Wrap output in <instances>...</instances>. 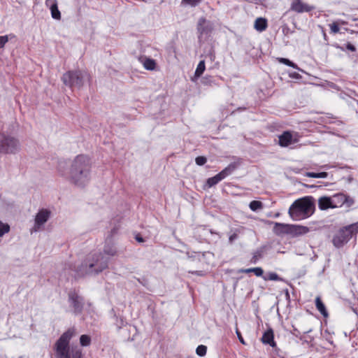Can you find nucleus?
I'll return each instance as SVG.
<instances>
[{
    "label": "nucleus",
    "mask_w": 358,
    "mask_h": 358,
    "mask_svg": "<svg viewBox=\"0 0 358 358\" xmlns=\"http://www.w3.org/2000/svg\"><path fill=\"white\" fill-rule=\"evenodd\" d=\"M63 163L60 162L58 171L62 176L78 187H84L90 180L91 162L85 155H78L72 161L69 173L63 170Z\"/></svg>",
    "instance_id": "1"
},
{
    "label": "nucleus",
    "mask_w": 358,
    "mask_h": 358,
    "mask_svg": "<svg viewBox=\"0 0 358 358\" xmlns=\"http://www.w3.org/2000/svg\"><path fill=\"white\" fill-rule=\"evenodd\" d=\"M76 334V327H72L60 336L54 345L56 358H83L82 350L78 345L70 346L71 340Z\"/></svg>",
    "instance_id": "2"
},
{
    "label": "nucleus",
    "mask_w": 358,
    "mask_h": 358,
    "mask_svg": "<svg viewBox=\"0 0 358 358\" xmlns=\"http://www.w3.org/2000/svg\"><path fill=\"white\" fill-rule=\"evenodd\" d=\"M108 259L103 254H89L80 266L77 268L78 275H93L98 274L108 267Z\"/></svg>",
    "instance_id": "3"
},
{
    "label": "nucleus",
    "mask_w": 358,
    "mask_h": 358,
    "mask_svg": "<svg viewBox=\"0 0 358 358\" xmlns=\"http://www.w3.org/2000/svg\"><path fill=\"white\" fill-rule=\"evenodd\" d=\"M315 211L314 199L312 196H306L296 200L290 206L288 213L293 220L306 219Z\"/></svg>",
    "instance_id": "4"
},
{
    "label": "nucleus",
    "mask_w": 358,
    "mask_h": 358,
    "mask_svg": "<svg viewBox=\"0 0 358 358\" xmlns=\"http://www.w3.org/2000/svg\"><path fill=\"white\" fill-rule=\"evenodd\" d=\"M90 75L86 71L75 70L64 73L62 77L63 83L71 88L80 89L86 80L90 81Z\"/></svg>",
    "instance_id": "5"
},
{
    "label": "nucleus",
    "mask_w": 358,
    "mask_h": 358,
    "mask_svg": "<svg viewBox=\"0 0 358 358\" xmlns=\"http://www.w3.org/2000/svg\"><path fill=\"white\" fill-rule=\"evenodd\" d=\"M358 233V222L339 229L334 236L332 243L336 248H340Z\"/></svg>",
    "instance_id": "6"
},
{
    "label": "nucleus",
    "mask_w": 358,
    "mask_h": 358,
    "mask_svg": "<svg viewBox=\"0 0 358 358\" xmlns=\"http://www.w3.org/2000/svg\"><path fill=\"white\" fill-rule=\"evenodd\" d=\"M20 150V143L15 137L0 131V154L13 155Z\"/></svg>",
    "instance_id": "7"
},
{
    "label": "nucleus",
    "mask_w": 358,
    "mask_h": 358,
    "mask_svg": "<svg viewBox=\"0 0 358 358\" xmlns=\"http://www.w3.org/2000/svg\"><path fill=\"white\" fill-rule=\"evenodd\" d=\"M68 300L70 306L73 309L75 315L81 314L84 308V299L80 296L75 290L70 291L68 294Z\"/></svg>",
    "instance_id": "8"
},
{
    "label": "nucleus",
    "mask_w": 358,
    "mask_h": 358,
    "mask_svg": "<svg viewBox=\"0 0 358 358\" xmlns=\"http://www.w3.org/2000/svg\"><path fill=\"white\" fill-rule=\"evenodd\" d=\"M50 213L51 212L48 209L43 208L40 210L36 215L34 226L31 229V233L38 231L41 227L49 220Z\"/></svg>",
    "instance_id": "9"
},
{
    "label": "nucleus",
    "mask_w": 358,
    "mask_h": 358,
    "mask_svg": "<svg viewBox=\"0 0 358 358\" xmlns=\"http://www.w3.org/2000/svg\"><path fill=\"white\" fill-rule=\"evenodd\" d=\"M333 208L341 207L345 205L347 207H350L354 203V199L350 198L343 193L335 194L331 196Z\"/></svg>",
    "instance_id": "10"
},
{
    "label": "nucleus",
    "mask_w": 358,
    "mask_h": 358,
    "mask_svg": "<svg viewBox=\"0 0 358 358\" xmlns=\"http://www.w3.org/2000/svg\"><path fill=\"white\" fill-rule=\"evenodd\" d=\"M315 9V6L303 3L301 0H292L290 10L297 13H308Z\"/></svg>",
    "instance_id": "11"
},
{
    "label": "nucleus",
    "mask_w": 358,
    "mask_h": 358,
    "mask_svg": "<svg viewBox=\"0 0 358 358\" xmlns=\"http://www.w3.org/2000/svg\"><path fill=\"white\" fill-rule=\"evenodd\" d=\"M279 145L281 147H288L292 143L297 142V140L293 138L292 134L289 131H284L281 135L278 136Z\"/></svg>",
    "instance_id": "12"
},
{
    "label": "nucleus",
    "mask_w": 358,
    "mask_h": 358,
    "mask_svg": "<svg viewBox=\"0 0 358 358\" xmlns=\"http://www.w3.org/2000/svg\"><path fill=\"white\" fill-rule=\"evenodd\" d=\"M261 341L264 344L269 345L272 348L276 347V343L274 341V333L271 328H269L263 334Z\"/></svg>",
    "instance_id": "13"
},
{
    "label": "nucleus",
    "mask_w": 358,
    "mask_h": 358,
    "mask_svg": "<svg viewBox=\"0 0 358 358\" xmlns=\"http://www.w3.org/2000/svg\"><path fill=\"white\" fill-rule=\"evenodd\" d=\"M45 6L50 8V10L51 11V15L53 19H61V13L58 9L57 0H46Z\"/></svg>",
    "instance_id": "14"
},
{
    "label": "nucleus",
    "mask_w": 358,
    "mask_h": 358,
    "mask_svg": "<svg viewBox=\"0 0 358 358\" xmlns=\"http://www.w3.org/2000/svg\"><path fill=\"white\" fill-rule=\"evenodd\" d=\"M197 30L201 36L208 35L211 32L212 27L204 17H201L198 22Z\"/></svg>",
    "instance_id": "15"
},
{
    "label": "nucleus",
    "mask_w": 358,
    "mask_h": 358,
    "mask_svg": "<svg viewBox=\"0 0 358 358\" xmlns=\"http://www.w3.org/2000/svg\"><path fill=\"white\" fill-rule=\"evenodd\" d=\"M286 227L289 229L287 231L289 234L294 236L306 234L309 231L308 227L301 225L289 224V227Z\"/></svg>",
    "instance_id": "16"
},
{
    "label": "nucleus",
    "mask_w": 358,
    "mask_h": 358,
    "mask_svg": "<svg viewBox=\"0 0 358 358\" xmlns=\"http://www.w3.org/2000/svg\"><path fill=\"white\" fill-rule=\"evenodd\" d=\"M318 207L322 210H327L329 208H333V204L331 196H321L318 199Z\"/></svg>",
    "instance_id": "17"
},
{
    "label": "nucleus",
    "mask_w": 358,
    "mask_h": 358,
    "mask_svg": "<svg viewBox=\"0 0 358 358\" xmlns=\"http://www.w3.org/2000/svg\"><path fill=\"white\" fill-rule=\"evenodd\" d=\"M238 164L236 162H232L229 164L225 169L221 171L218 174L223 180L226 177L231 175L238 169Z\"/></svg>",
    "instance_id": "18"
},
{
    "label": "nucleus",
    "mask_w": 358,
    "mask_h": 358,
    "mask_svg": "<svg viewBox=\"0 0 358 358\" xmlns=\"http://www.w3.org/2000/svg\"><path fill=\"white\" fill-rule=\"evenodd\" d=\"M268 24L266 18L258 17L255 22L254 27L258 31H263L267 28Z\"/></svg>",
    "instance_id": "19"
},
{
    "label": "nucleus",
    "mask_w": 358,
    "mask_h": 358,
    "mask_svg": "<svg viewBox=\"0 0 358 358\" xmlns=\"http://www.w3.org/2000/svg\"><path fill=\"white\" fill-rule=\"evenodd\" d=\"M141 62L145 69L153 71L155 69L157 64L155 59L148 57L141 58Z\"/></svg>",
    "instance_id": "20"
},
{
    "label": "nucleus",
    "mask_w": 358,
    "mask_h": 358,
    "mask_svg": "<svg viewBox=\"0 0 358 358\" xmlns=\"http://www.w3.org/2000/svg\"><path fill=\"white\" fill-rule=\"evenodd\" d=\"M286 227H289V224L276 222L274 226V231L278 235L282 234H289V233L287 231L289 230Z\"/></svg>",
    "instance_id": "21"
},
{
    "label": "nucleus",
    "mask_w": 358,
    "mask_h": 358,
    "mask_svg": "<svg viewBox=\"0 0 358 358\" xmlns=\"http://www.w3.org/2000/svg\"><path fill=\"white\" fill-rule=\"evenodd\" d=\"M315 306L317 309V310L324 316L327 317L328 316V312L326 309V307L321 300L320 296H317L315 299Z\"/></svg>",
    "instance_id": "22"
},
{
    "label": "nucleus",
    "mask_w": 358,
    "mask_h": 358,
    "mask_svg": "<svg viewBox=\"0 0 358 358\" xmlns=\"http://www.w3.org/2000/svg\"><path fill=\"white\" fill-rule=\"evenodd\" d=\"M240 273H255L256 276L260 277L263 276L264 271L261 267H255V268H242L239 271Z\"/></svg>",
    "instance_id": "23"
},
{
    "label": "nucleus",
    "mask_w": 358,
    "mask_h": 358,
    "mask_svg": "<svg viewBox=\"0 0 358 358\" xmlns=\"http://www.w3.org/2000/svg\"><path fill=\"white\" fill-rule=\"evenodd\" d=\"M205 69H206L205 61L201 60L199 62V64L197 65V67L194 72V78H199L203 73Z\"/></svg>",
    "instance_id": "24"
},
{
    "label": "nucleus",
    "mask_w": 358,
    "mask_h": 358,
    "mask_svg": "<svg viewBox=\"0 0 358 358\" xmlns=\"http://www.w3.org/2000/svg\"><path fill=\"white\" fill-rule=\"evenodd\" d=\"M110 241H108L107 243H106L105 245L103 251L104 253L108 255L114 256L116 255L117 251L113 245H110Z\"/></svg>",
    "instance_id": "25"
},
{
    "label": "nucleus",
    "mask_w": 358,
    "mask_h": 358,
    "mask_svg": "<svg viewBox=\"0 0 358 358\" xmlns=\"http://www.w3.org/2000/svg\"><path fill=\"white\" fill-rule=\"evenodd\" d=\"M222 179L220 176V175L217 173L213 177L209 178L206 181V185L211 187L215 185H217L220 181H221Z\"/></svg>",
    "instance_id": "26"
},
{
    "label": "nucleus",
    "mask_w": 358,
    "mask_h": 358,
    "mask_svg": "<svg viewBox=\"0 0 358 358\" xmlns=\"http://www.w3.org/2000/svg\"><path fill=\"white\" fill-rule=\"evenodd\" d=\"M80 344L83 347H87L91 344V337L88 335L83 334L80 337Z\"/></svg>",
    "instance_id": "27"
},
{
    "label": "nucleus",
    "mask_w": 358,
    "mask_h": 358,
    "mask_svg": "<svg viewBox=\"0 0 358 358\" xmlns=\"http://www.w3.org/2000/svg\"><path fill=\"white\" fill-rule=\"evenodd\" d=\"M15 36L13 34L0 36V49L3 48L5 44L13 38H15Z\"/></svg>",
    "instance_id": "28"
},
{
    "label": "nucleus",
    "mask_w": 358,
    "mask_h": 358,
    "mask_svg": "<svg viewBox=\"0 0 358 358\" xmlns=\"http://www.w3.org/2000/svg\"><path fill=\"white\" fill-rule=\"evenodd\" d=\"M328 176V173L327 172H320V173H315V172H308L306 173V176L313 178H325Z\"/></svg>",
    "instance_id": "29"
},
{
    "label": "nucleus",
    "mask_w": 358,
    "mask_h": 358,
    "mask_svg": "<svg viewBox=\"0 0 358 358\" xmlns=\"http://www.w3.org/2000/svg\"><path fill=\"white\" fill-rule=\"evenodd\" d=\"M262 278L264 280H282L276 273L273 272L268 273L266 275H263Z\"/></svg>",
    "instance_id": "30"
},
{
    "label": "nucleus",
    "mask_w": 358,
    "mask_h": 358,
    "mask_svg": "<svg viewBox=\"0 0 358 358\" xmlns=\"http://www.w3.org/2000/svg\"><path fill=\"white\" fill-rule=\"evenodd\" d=\"M249 206L252 211H257L263 208V203L259 201H252L250 203Z\"/></svg>",
    "instance_id": "31"
},
{
    "label": "nucleus",
    "mask_w": 358,
    "mask_h": 358,
    "mask_svg": "<svg viewBox=\"0 0 358 358\" xmlns=\"http://www.w3.org/2000/svg\"><path fill=\"white\" fill-rule=\"evenodd\" d=\"M10 231V226L0 221V237L3 236L6 233Z\"/></svg>",
    "instance_id": "32"
},
{
    "label": "nucleus",
    "mask_w": 358,
    "mask_h": 358,
    "mask_svg": "<svg viewBox=\"0 0 358 358\" xmlns=\"http://www.w3.org/2000/svg\"><path fill=\"white\" fill-rule=\"evenodd\" d=\"M202 84L205 85H211L215 83V80L211 76H206L201 79Z\"/></svg>",
    "instance_id": "33"
},
{
    "label": "nucleus",
    "mask_w": 358,
    "mask_h": 358,
    "mask_svg": "<svg viewBox=\"0 0 358 358\" xmlns=\"http://www.w3.org/2000/svg\"><path fill=\"white\" fill-rule=\"evenodd\" d=\"M201 0H182L181 3L183 5L195 7L201 3Z\"/></svg>",
    "instance_id": "34"
},
{
    "label": "nucleus",
    "mask_w": 358,
    "mask_h": 358,
    "mask_svg": "<svg viewBox=\"0 0 358 358\" xmlns=\"http://www.w3.org/2000/svg\"><path fill=\"white\" fill-rule=\"evenodd\" d=\"M206 352H207V347L205 345H199L196 349V354L200 357H203V356L206 355Z\"/></svg>",
    "instance_id": "35"
},
{
    "label": "nucleus",
    "mask_w": 358,
    "mask_h": 358,
    "mask_svg": "<svg viewBox=\"0 0 358 358\" xmlns=\"http://www.w3.org/2000/svg\"><path fill=\"white\" fill-rule=\"evenodd\" d=\"M280 62L288 66H291L294 69H299L297 65L296 64H294L293 62L290 61L289 59H287V58H280Z\"/></svg>",
    "instance_id": "36"
},
{
    "label": "nucleus",
    "mask_w": 358,
    "mask_h": 358,
    "mask_svg": "<svg viewBox=\"0 0 358 358\" xmlns=\"http://www.w3.org/2000/svg\"><path fill=\"white\" fill-rule=\"evenodd\" d=\"M262 250H257L254 253L250 262L253 264H255L260 258H262Z\"/></svg>",
    "instance_id": "37"
},
{
    "label": "nucleus",
    "mask_w": 358,
    "mask_h": 358,
    "mask_svg": "<svg viewBox=\"0 0 358 358\" xmlns=\"http://www.w3.org/2000/svg\"><path fill=\"white\" fill-rule=\"evenodd\" d=\"M206 162L207 159L203 156H199L195 159V162L198 166H203L206 163Z\"/></svg>",
    "instance_id": "38"
},
{
    "label": "nucleus",
    "mask_w": 358,
    "mask_h": 358,
    "mask_svg": "<svg viewBox=\"0 0 358 358\" xmlns=\"http://www.w3.org/2000/svg\"><path fill=\"white\" fill-rule=\"evenodd\" d=\"M331 31L332 33L336 34L339 31L340 28L337 23L334 22L331 24H330Z\"/></svg>",
    "instance_id": "39"
},
{
    "label": "nucleus",
    "mask_w": 358,
    "mask_h": 358,
    "mask_svg": "<svg viewBox=\"0 0 358 358\" xmlns=\"http://www.w3.org/2000/svg\"><path fill=\"white\" fill-rule=\"evenodd\" d=\"M117 227H114L113 229H112L110 231V234L106 239V242L111 241L112 236L115 235L117 233Z\"/></svg>",
    "instance_id": "40"
},
{
    "label": "nucleus",
    "mask_w": 358,
    "mask_h": 358,
    "mask_svg": "<svg viewBox=\"0 0 358 358\" xmlns=\"http://www.w3.org/2000/svg\"><path fill=\"white\" fill-rule=\"evenodd\" d=\"M236 335H237V337H238V338L239 341H240L242 344L245 345L246 343H245V341H244L243 338L242 337V335H241V332L239 331V330H238V329L237 327H236Z\"/></svg>",
    "instance_id": "41"
},
{
    "label": "nucleus",
    "mask_w": 358,
    "mask_h": 358,
    "mask_svg": "<svg viewBox=\"0 0 358 358\" xmlns=\"http://www.w3.org/2000/svg\"><path fill=\"white\" fill-rule=\"evenodd\" d=\"M238 238V234L236 233H234L231 235H230L229 238V243H233V242Z\"/></svg>",
    "instance_id": "42"
},
{
    "label": "nucleus",
    "mask_w": 358,
    "mask_h": 358,
    "mask_svg": "<svg viewBox=\"0 0 358 358\" xmlns=\"http://www.w3.org/2000/svg\"><path fill=\"white\" fill-rule=\"evenodd\" d=\"M346 48L350 50V51H352V52H355L356 51V48L354 45H352V43H348L346 44Z\"/></svg>",
    "instance_id": "43"
},
{
    "label": "nucleus",
    "mask_w": 358,
    "mask_h": 358,
    "mask_svg": "<svg viewBox=\"0 0 358 358\" xmlns=\"http://www.w3.org/2000/svg\"><path fill=\"white\" fill-rule=\"evenodd\" d=\"M135 238L139 243H142L144 241L143 238L139 234L136 235Z\"/></svg>",
    "instance_id": "44"
},
{
    "label": "nucleus",
    "mask_w": 358,
    "mask_h": 358,
    "mask_svg": "<svg viewBox=\"0 0 358 358\" xmlns=\"http://www.w3.org/2000/svg\"><path fill=\"white\" fill-rule=\"evenodd\" d=\"M290 76H291L292 78H301L300 75H299L298 73H296V72H294V73H292V74L290 75Z\"/></svg>",
    "instance_id": "45"
},
{
    "label": "nucleus",
    "mask_w": 358,
    "mask_h": 358,
    "mask_svg": "<svg viewBox=\"0 0 358 358\" xmlns=\"http://www.w3.org/2000/svg\"><path fill=\"white\" fill-rule=\"evenodd\" d=\"M289 31V29L287 27H283V29H282V31H283L284 34H285V35H287L288 34Z\"/></svg>",
    "instance_id": "46"
},
{
    "label": "nucleus",
    "mask_w": 358,
    "mask_h": 358,
    "mask_svg": "<svg viewBox=\"0 0 358 358\" xmlns=\"http://www.w3.org/2000/svg\"><path fill=\"white\" fill-rule=\"evenodd\" d=\"M191 273H194V274H196V275H201V271H192V272H191Z\"/></svg>",
    "instance_id": "47"
},
{
    "label": "nucleus",
    "mask_w": 358,
    "mask_h": 358,
    "mask_svg": "<svg viewBox=\"0 0 358 358\" xmlns=\"http://www.w3.org/2000/svg\"><path fill=\"white\" fill-rule=\"evenodd\" d=\"M285 295H286L287 299L289 298V292L287 289L286 290Z\"/></svg>",
    "instance_id": "48"
},
{
    "label": "nucleus",
    "mask_w": 358,
    "mask_h": 358,
    "mask_svg": "<svg viewBox=\"0 0 358 358\" xmlns=\"http://www.w3.org/2000/svg\"><path fill=\"white\" fill-rule=\"evenodd\" d=\"M294 332L293 333V334H294V335H295L296 336H297V334H296V332H299V331H298L296 329H295V328H294Z\"/></svg>",
    "instance_id": "49"
}]
</instances>
